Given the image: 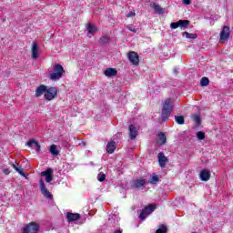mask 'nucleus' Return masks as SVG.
I'll return each instance as SVG.
<instances>
[{
	"instance_id": "obj_31",
	"label": "nucleus",
	"mask_w": 233,
	"mask_h": 233,
	"mask_svg": "<svg viewBox=\"0 0 233 233\" xmlns=\"http://www.w3.org/2000/svg\"><path fill=\"white\" fill-rule=\"evenodd\" d=\"M184 34H185L187 39H196L198 37V35H196V34H190L187 32H185Z\"/></svg>"
},
{
	"instance_id": "obj_10",
	"label": "nucleus",
	"mask_w": 233,
	"mask_h": 233,
	"mask_svg": "<svg viewBox=\"0 0 233 233\" xmlns=\"http://www.w3.org/2000/svg\"><path fill=\"white\" fill-rule=\"evenodd\" d=\"M230 37V27L224 26L220 32V41H227Z\"/></svg>"
},
{
	"instance_id": "obj_15",
	"label": "nucleus",
	"mask_w": 233,
	"mask_h": 233,
	"mask_svg": "<svg viewBox=\"0 0 233 233\" xmlns=\"http://www.w3.org/2000/svg\"><path fill=\"white\" fill-rule=\"evenodd\" d=\"M86 30H87V37H92V35H94V34L97 32V29H96V26H94V25L92 24L87 25Z\"/></svg>"
},
{
	"instance_id": "obj_41",
	"label": "nucleus",
	"mask_w": 233,
	"mask_h": 233,
	"mask_svg": "<svg viewBox=\"0 0 233 233\" xmlns=\"http://www.w3.org/2000/svg\"><path fill=\"white\" fill-rule=\"evenodd\" d=\"M114 222V218H109L108 223L112 224Z\"/></svg>"
},
{
	"instance_id": "obj_1",
	"label": "nucleus",
	"mask_w": 233,
	"mask_h": 233,
	"mask_svg": "<svg viewBox=\"0 0 233 233\" xmlns=\"http://www.w3.org/2000/svg\"><path fill=\"white\" fill-rule=\"evenodd\" d=\"M174 110V104L172 103V99L167 98L162 105V112L161 117L163 121H167L168 117H170V114Z\"/></svg>"
},
{
	"instance_id": "obj_14",
	"label": "nucleus",
	"mask_w": 233,
	"mask_h": 233,
	"mask_svg": "<svg viewBox=\"0 0 233 233\" xmlns=\"http://www.w3.org/2000/svg\"><path fill=\"white\" fill-rule=\"evenodd\" d=\"M39 56V46H37L36 43L32 44V58L33 59H37Z\"/></svg>"
},
{
	"instance_id": "obj_38",
	"label": "nucleus",
	"mask_w": 233,
	"mask_h": 233,
	"mask_svg": "<svg viewBox=\"0 0 233 233\" xmlns=\"http://www.w3.org/2000/svg\"><path fill=\"white\" fill-rule=\"evenodd\" d=\"M21 166H19V164L15 163L13 164V168H15V170H17V168H19Z\"/></svg>"
},
{
	"instance_id": "obj_27",
	"label": "nucleus",
	"mask_w": 233,
	"mask_h": 233,
	"mask_svg": "<svg viewBox=\"0 0 233 233\" xmlns=\"http://www.w3.org/2000/svg\"><path fill=\"white\" fill-rule=\"evenodd\" d=\"M210 83V81L208 80V77H202L200 80V86H208V84Z\"/></svg>"
},
{
	"instance_id": "obj_12",
	"label": "nucleus",
	"mask_w": 233,
	"mask_h": 233,
	"mask_svg": "<svg viewBox=\"0 0 233 233\" xmlns=\"http://www.w3.org/2000/svg\"><path fill=\"white\" fill-rule=\"evenodd\" d=\"M150 7L153 8V10H155V12L158 14V15L165 14V10H163V7H161V5H159V4L157 3L151 4Z\"/></svg>"
},
{
	"instance_id": "obj_17",
	"label": "nucleus",
	"mask_w": 233,
	"mask_h": 233,
	"mask_svg": "<svg viewBox=\"0 0 233 233\" xmlns=\"http://www.w3.org/2000/svg\"><path fill=\"white\" fill-rule=\"evenodd\" d=\"M46 86H40L36 88L35 90V96L36 97H41L42 94H46Z\"/></svg>"
},
{
	"instance_id": "obj_37",
	"label": "nucleus",
	"mask_w": 233,
	"mask_h": 233,
	"mask_svg": "<svg viewBox=\"0 0 233 233\" xmlns=\"http://www.w3.org/2000/svg\"><path fill=\"white\" fill-rule=\"evenodd\" d=\"M134 15H136V13L132 11L127 14V17H134Z\"/></svg>"
},
{
	"instance_id": "obj_39",
	"label": "nucleus",
	"mask_w": 233,
	"mask_h": 233,
	"mask_svg": "<svg viewBox=\"0 0 233 233\" xmlns=\"http://www.w3.org/2000/svg\"><path fill=\"white\" fill-rule=\"evenodd\" d=\"M182 3L184 5H190L191 1L190 0H182Z\"/></svg>"
},
{
	"instance_id": "obj_34",
	"label": "nucleus",
	"mask_w": 233,
	"mask_h": 233,
	"mask_svg": "<svg viewBox=\"0 0 233 233\" xmlns=\"http://www.w3.org/2000/svg\"><path fill=\"white\" fill-rule=\"evenodd\" d=\"M170 28H171L172 30H176L177 28H179V24H178V22H173V23H171V24H170Z\"/></svg>"
},
{
	"instance_id": "obj_3",
	"label": "nucleus",
	"mask_w": 233,
	"mask_h": 233,
	"mask_svg": "<svg viewBox=\"0 0 233 233\" xmlns=\"http://www.w3.org/2000/svg\"><path fill=\"white\" fill-rule=\"evenodd\" d=\"M156 204H150L147 207H146L144 209H142L140 215H139V219L144 221V219H147L154 210H156Z\"/></svg>"
},
{
	"instance_id": "obj_11",
	"label": "nucleus",
	"mask_w": 233,
	"mask_h": 233,
	"mask_svg": "<svg viewBox=\"0 0 233 233\" xmlns=\"http://www.w3.org/2000/svg\"><path fill=\"white\" fill-rule=\"evenodd\" d=\"M129 130V139L134 140L137 137V127L134 125H130L128 127Z\"/></svg>"
},
{
	"instance_id": "obj_18",
	"label": "nucleus",
	"mask_w": 233,
	"mask_h": 233,
	"mask_svg": "<svg viewBox=\"0 0 233 233\" xmlns=\"http://www.w3.org/2000/svg\"><path fill=\"white\" fill-rule=\"evenodd\" d=\"M106 151L108 152V154H114V152L116 151V142H108L106 146Z\"/></svg>"
},
{
	"instance_id": "obj_19",
	"label": "nucleus",
	"mask_w": 233,
	"mask_h": 233,
	"mask_svg": "<svg viewBox=\"0 0 233 233\" xmlns=\"http://www.w3.org/2000/svg\"><path fill=\"white\" fill-rule=\"evenodd\" d=\"M67 220L70 221H77L81 216L77 213H67L66 214Z\"/></svg>"
},
{
	"instance_id": "obj_8",
	"label": "nucleus",
	"mask_w": 233,
	"mask_h": 233,
	"mask_svg": "<svg viewBox=\"0 0 233 233\" xmlns=\"http://www.w3.org/2000/svg\"><path fill=\"white\" fill-rule=\"evenodd\" d=\"M41 176L46 177V183H50L54 179V170L52 168H48L46 171L42 172Z\"/></svg>"
},
{
	"instance_id": "obj_30",
	"label": "nucleus",
	"mask_w": 233,
	"mask_h": 233,
	"mask_svg": "<svg viewBox=\"0 0 233 233\" xmlns=\"http://www.w3.org/2000/svg\"><path fill=\"white\" fill-rule=\"evenodd\" d=\"M157 181H159V177H157V175H155L150 178L149 183H151V185H156Z\"/></svg>"
},
{
	"instance_id": "obj_43",
	"label": "nucleus",
	"mask_w": 233,
	"mask_h": 233,
	"mask_svg": "<svg viewBox=\"0 0 233 233\" xmlns=\"http://www.w3.org/2000/svg\"><path fill=\"white\" fill-rule=\"evenodd\" d=\"M193 233H196V232H193Z\"/></svg>"
},
{
	"instance_id": "obj_7",
	"label": "nucleus",
	"mask_w": 233,
	"mask_h": 233,
	"mask_svg": "<svg viewBox=\"0 0 233 233\" xmlns=\"http://www.w3.org/2000/svg\"><path fill=\"white\" fill-rule=\"evenodd\" d=\"M130 63H132V65H135L136 66H137V65H139V56L137 55V53L131 51L129 52L128 56H127Z\"/></svg>"
},
{
	"instance_id": "obj_42",
	"label": "nucleus",
	"mask_w": 233,
	"mask_h": 233,
	"mask_svg": "<svg viewBox=\"0 0 233 233\" xmlns=\"http://www.w3.org/2000/svg\"><path fill=\"white\" fill-rule=\"evenodd\" d=\"M114 233H123L121 230H116Z\"/></svg>"
},
{
	"instance_id": "obj_32",
	"label": "nucleus",
	"mask_w": 233,
	"mask_h": 233,
	"mask_svg": "<svg viewBox=\"0 0 233 233\" xmlns=\"http://www.w3.org/2000/svg\"><path fill=\"white\" fill-rule=\"evenodd\" d=\"M197 137L199 141H203V139H205V132L203 131H198L197 133Z\"/></svg>"
},
{
	"instance_id": "obj_24",
	"label": "nucleus",
	"mask_w": 233,
	"mask_h": 233,
	"mask_svg": "<svg viewBox=\"0 0 233 233\" xmlns=\"http://www.w3.org/2000/svg\"><path fill=\"white\" fill-rule=\"evenodd\" d=\"M49 152L52 156H57L59 154V150L57 149V146L53 144L49 147Z\"/></svg>"
},
{
	"instance_id": "obj_36",
	"label": "nucleus",
	"mask_w": 233,
	"mask_h": 233,
	"mask_svg": "<svg viewBox=\"0 0 233 233\" xmlns=\"http://www.w3.org/2000/svg\"><path fill=\"white\" fill-rule=\"evenodd\" d=\"M16 171L18 172V174H20V176H23V177H25V171L23 169V167H19V168H16Z\"/></svg>"
},
{
	"instance_id": "obj_40",
	"label": "nucleus",
	"mask_w": 233,
	"mask_h": 233,
	"mask_svg": "<svg viewBox=\"0 0 233 233\" xmlns=\"http://www.w3.org/2000/svg\"><path fill=\"white\" fill-rule=\"evenodd\" d=\"M4 174H5L6 176H8V174H10V171L8 169H4Z\"/></svg>"
},
{
	"instance_id": "obj_35",
	"label": "nucleus",
	"mask_w": 233,
	"mask_h": 233,
	"mask_svg": "<svg viewBox=\"0 0 233 233\" xmlns=\"http://www.w3.org/2000/svg\"><path fill=\"white\" fill-rule=\"evenodd\" d=\"M127 30H130V32H133L134 34L137 33V28H136L134 25H128Z\"/></svg>"
},
{
	"instance_id": "obj_5",
	"label": "nucleus",
	"mask_w": 233,
	"mask_h": 233,
	"mask_svg": "<svg viewBox=\"0 0 233 233\" xmlns=\"http://www.w3.org/2000/svg\"><path fill=\"white\" fill-rule=\"evenodd\" d=\"M24 233H37L39 232V224L35 222H31L27 226L23 228Z\"/></svg>"
},
{
	"instance_id": "obj_13",
	"label": "nucleus",
	"mask_w": 233,
	"mask_h": 233,
	"mask_svg": "<svg viewBox=\"0 0 233 233\" xmlns=\"http://www.w3.org/2000/svg\"><path fill=\"white\" fill-rule=\"evenodd\" d=\"M199 177L201 181H208L210 179V171L203 169L199 174Z\"/></svg>"
},
{
	"instance_id": "obj_26",
	"label": "nucleus",
	"mask_w": 233,
	"mask_h": 233,
	"mask_svg": "<svg viewBox=\"0 0 233 233\" xmlns=\"http://www.w3.org/2000/svg\"><path fill=\"white\" fill-rule=\"evenodd\" d=\"M100 45H108L110 43V37L104 35L99 39Z\"/></svg>"
},
{
	"instance_id": "obj_2",
	"label": "nucleus",
	"mask_w": 233,
	"mask_h": 233,
	"mask_svg": "<svg viewBox=\"0 0 233 233\" xmlns=\"http://www.w3.org/2000/svg\"><path fill=\"white\" fill-rule=\"evenodd\" d=\"M63 74H65V68L63 66L56 64L53 68V72L49 75V79H51V81H59V79L63 77Z\"/></svg>"
},
{
	"instance_id": "obj_23",
	"label": "nucleus",
	"mask_w": 233,
	"mask_h": 233,
	"mask_svg": "<svg viewBox=\"0 0 233 233\" xmlns=\"http://www.w3.org/2000/svg\"><path fill=\"white\" fill-rule=\"evenodd\" d=\"M157 141L159 145H165V143H167V136H165V133H159L157 135Z\"/></svg>"
},
{
	"instance_id": "obj_9",
	"label": "nucleus",
	"mask_w": 233,
	"mask_h": 233,
	"mask_svg": "<svg viewBox=\"0 0 233 233\" xmlns=\"http://www.w3.org/2000/svg\"><path fill=\"white\" fill-rule=\"evenodd\" d=\"M158 164L161 168H165L167 167V163H168V158L165 157L163 152L158 153L157 155Z\"/></svg>"
},
{
	"instance_id": "obj_20",
	"label": "nucleus",
	"mask_w": 233,
	"mask_h": 233,
	"mask_svg": "<svg viewBox=\"0 0 233 233\" xmlns=\"http://www.w3.org/2000/svg\"><path fill=\"white\" fill-rule=\"evenodd\" d=\"M147 185V182L145 179L138 178L134 182V186L136 188H142V187H145Z\"/></svg>"
},
{
	"instance_id": "obj_16",
	"label": "nucleus",
	"mask_w": 233,
	"mask_h": 233,
	"mask_svg": "<svg viewBox=\"0 0 233 233\" xmlns=\"http://www.w3.org/2000/svg\"><path fill=\"white\" fill-rule=\"evenodd\" d=\"M27 147H30L31 148H34V147H35L36 152L41 151V146L35 140L28 141Z\"/></svg>"
},
{
	"instance_id": "obj_29",
	"label": "nucleus",
	"mask_w": 233,
	"mask_h": 233,
	"mask_svg": "<svg viewBox=\"0 0 233 233\" xmlns=\"http://www.w3.org/2000/svg\"><path fill=\"white\" fill-rule=\"evenodd\" d=\"M106 179V175L103 172H100L97 175V180L100 181V183H103V181H105Z\"/></svg>"
},
{
	"instance_id": "obj_4",
	"label": "nucleus",
	"mask_w": 233,
	"mask_h": 233,
	"mask_svg": "<svg viewBox=\"0 0 233 233\" xmlns=\"http://www.w3.org/2000/svg\"><path fill=\"white\" fill-rule=\"evenodd\" d=\"M40 185V192L46 198V199H54V196H52V193L46 188V185L45 184V180L40 179L39 181Z\"/></svg>"
},
{
	"instance_id": "obj_22",
	"label": "nucleus",
	"mask_w": 233,
	"mask_h": 233,
	"mask_svg": "<svg viewBox=\"0 0 233 233\" xmlns=\"http://www.w3.org/2000/svg\"><path fill=\"white\" fill-rule=\"evenodd\" d=\"M188 25H190V21H188V20H179L178 21V28H181V30H185V28H187Z\"/></svg>"
},
{
	"instance_id": "obj_33",
	"label": "nucleus",
	"mask_w": 233,
	"mask_h": 233,
	"mask_svg": "<svg viewBox=\"0 0 233 233\" xmlns=\"http://www.w3.org/2000/svg\"><path fill=\"white\" fill-rule=\"evenodd\" d=\"M193 119L197 125H201V116L199 115H194Z\"/></svg>"
},
{
	"instance_id": "obj_28",
	"label": "nucleus",
	"mask_w": 233,
	"mask_h": 233,
	"mask_svg": "<svg viewBox=\"0 0 233 233\" xmlns=\"http://www.w3.org/2000/svg\"><path fill=\"white\" fill-rule=\"evenodd\" d=\"M175 120L177 121V125L185 124V117H183V116H175Z\"/></svg>"
},
{
	"instance_id": "obj_6",
	"label": "nucleus",
	"mask_w": 233,
	"mask_h": 233,
	"mask_svg": "<svg viewBox=\"0 0 233 233\" xmlns=\"http://www.w3.org/2000/svg\"><path fill=\"white\" fill-rule=\"evenodd\" d=\"M56 96H57V88L49 87L48 89H46L45 97L47 101H52Z\"/></svg>"
},
{
	"instance_id": "obj_25",
	"label": "nucleus",
	"mask_w": 233,
	"mask_h": 233,
	"mask_svg": "<svg viewBox=\"0 0 233 233\" xmlns=\"http://www.w3.org/2000/svg\"><path fill=\"white\" fill-rule=\"evenodd\" d=\"M168 232V228L165 224H161L158 226V228L157 229L156 233H167Z\"/></svg>"
},
{
	"instance_id": "obj_21",
	"label": "nucleus",
	"mask_w": 233,
	"mask_h": 233,
	"mask_svg": "<svg viewBox=\"0 0 233 233\" xmlns=\"http://www.w3.org/2000/svg\"><path fill=\"white\" fill-rule=\"evenodd\" d=\"M105 76H106V77H112L114 76H117V71L114 68H107L105 71Z\"/></svg>"
}]
</instances>
